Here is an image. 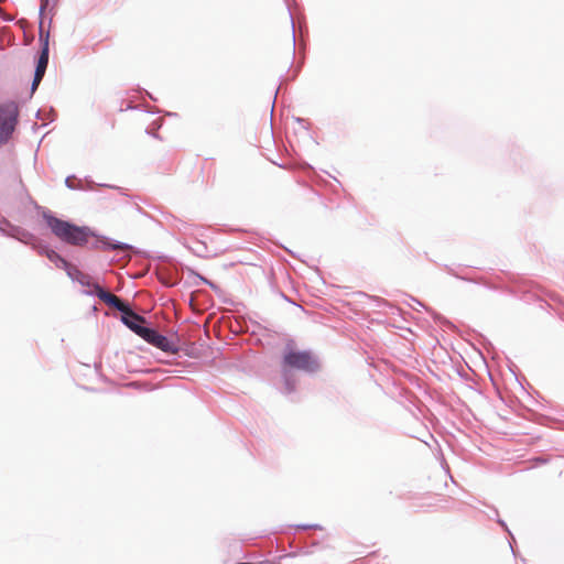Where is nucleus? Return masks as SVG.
<instances>
[{
    "label": "nucleus",
    "instance_id": "f257e3e1",
    "mask_svg": "<svg viewBox=\"0 0 564 564\" xmlns=\"http://www.w3.org/2000/svg\"><path fill=\"white\" fill-rule=\"evenodd\" d=\"M94 293L105 304L120 311L122 313V323L138 336H142L143 332L147 329V327L143 326L145 323V318L143 316L134 313L130 306L120 297L108 291H105L100 285H94Z\"/></svg>",
    "mask_w": 564,
    "mask_h": 564
},
{
    "label": "nucleus",
    "instance_id": "f03ea898",
    "mask_svg": "<svg viewBox=\"0 0 564 564\" xmlns=\"http://www.w3.org/2000/svg\"><path fill=\"white\" fill-rule=\"evenodd\" d=\"M44 219L55 237L66 243L84 246L91 236L87 227L76 226L52 215H44Z\"/></svg>",
    "mask_w": 564,
    "mask_h": 564
},
{
    "label": "nucleus",
    "instance_id": "7ed1b4c3",
    "mask_svg": "<svg viewBox=\"0 0 564 564\" xmlns=\"http://www.w3.org/2000/svg\"><path fill=\"white\" fill-rule=\"evenodd\" d=\"M283 367L306 372L317 371L319 364L310 351L288 348L283 354Z\"/></svg>",
    "mask_w": 564,
    "mask_h": 564
},
{
    "label": "nucleus",
    "instance_id": "20e7f679",
    "mask_svg": "<svg viewBox=\"0 0 564 564\" xmlns=\"http://www.w3.org/2000/svg\"><path fill=\"white\" fill-rule=\"evenodd\" d=\"M17 107L13 104L0 107V145L8 141L17 121Z\"/></svg>",
    "mask_w": 564,
    "mask_h": 564
},
{
    "label": "nucleus",
    "instance_id": "39448f33",
    "mask_svg": "<svg viewBox=\"0 0 564 564\" xmlns=\"http://www.w3.org/2000/svg\"><path fill=\"white\" fill-rule=\"evenodd\" d=\"M141 338L164 352L176 354L178 351V347L173 340L159 334L155 329L147 327Z\"/></svg>",
    "mask_w": 564,
    "mask_h": 564
},
{
    "label": "nucleus",
    "instance_id": "423d86ee",
    "mask_svg": "<svg viewBox=\"0 0 564 564\" xmlns=\"http://www.w3.org/2000/svg\"><path fill=\"white\" fill-rule=\"evenodd\" d=\"M41 41L43 42V45H42V52H41V55L37 61V65H36L35 73H34V78H33V83H32L33 91L40 85V83L45 74L47 63H48V34H46V36L44 39H43V35L41 34Z\"/></svg>",
    "mask_w": 564,
    "mask_h": 564
},
{
    "label": "nucleus",
    "instance_id": "0eeeda50",
    "mask_svg": "<svg viewBox=\"0 0 564 564\" xmlns=\"http://www.w3.org/2000/svg\"><path fill=\"white\" fill-rule=\"evenodd\" d=\"M65 271L73 280L78 281L83 285L91 286L93 289L94 285H98L97 283L91 282V278L88 274L83 273L73 264H69V268H67Z\"/></svg>",
    "mask_w": 564,
    "mask_h": 564
},
{
    "label": "nucleus",
    "instance_id": "6e6552de",
    "mask_svg": "<svg viewBox=\"0 0 564 564\" xmlns=\"http://www.w3.org/2000/svg\"><path fill=\"white\" fill-rule=\"evenodd\" d=\"M46 257L53 262L55 263V265L57 268H61V269H64L66 270L67 268H69V262H67L64 258H62L57 252H55L54 250H47L46 251Z\"/></svg>",
    "mask_w": 564,
    "mask_h": 564
},
{
    "label": "nucleus",
    "instance_id": "1a4fd4ad",
    "mask_svg": "<svg viewBox=\"0 0 564 564\" xmlns=\"http://www.w3.org/2000/svg\"><path fill=\"white\" fill-rule=\"evenodd\" d=\"M109 247H110L111 249H115V250H117V249H119V250H126V249H128V246H127V245H124V243L109 245Z\"/></svg>",
    "mask_w": 564,
    "mask_h": 564
}]
</instances>
